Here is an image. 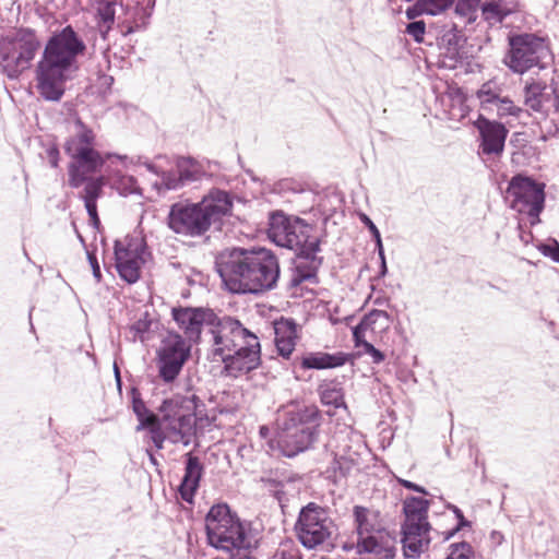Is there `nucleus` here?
<instances>
[{
    "instance_id": "nucleus-36",
    "label": "nucleus",
    "mask_w": 559,
    "mask_h": 559,
    "mask_svg": "<svg viewBox=\"0 0 559 559\" xmlns=\"http://www.w3.org/2000/svg\"><path fill=\"white\" fill-rule=\"evenodd\" d=\"M124 251H127L132 259L142 264L146 262L147 257H151V252L144 239L130 238L127 246H124Z\"/></svg>"
},
{
    "instance_id": "nucleus-3",
    "label": "nucleus",
    "mask_w": 559,
    "mask_h": 559,
    "mask_svg": "<svg viewBox=\"0 0 559 559\" xmlns=\"http://www.w3.org/2000/svg\"><path fill=\"white\" fill-rule=\"evenodd\" d=\"M314 226L305 219L285 214L283 211H274L269 217V238L282 248L295 252L296 259L301 260L292 269V276L287 284V290L296 289L301 283L308 281L317 284L318 272L323 264L321 251V238L313 236Z\"/></svg>"
},
{
    "instance_id": "nucleus-63",
    "label": "nucleus",
    "mask_w": 559,
    "mask_h": 559,
    "mask_svg": "<svg viewBox=\"0 0 559 559\" xmlns=\"http://www.w3.org/2000/svg\"><path fill=\"white\" fill-rule=\"evenodd\" d=\"M355 347H362L365 354H368V355L370 354V352L372 349H374V346L366 340L358 342V344H355Z\"/></svg>"
},
{
    "instance_id": "nucleus-27",
    "label": "nucleus",
    "mask_w": 559,
    "mask_h": 559,
    "mask_svg": "<svg viewBox=\"0 0 559 559\" xmlns=\"http://www.w3.org/2000/svg\"><path fill=\"white\" fill-rule=\"evenodd\" d=\"M296 481V475L286 468H272L260 477V483L269 489L271 495L281 503L286 498L284 487Z\"/></svg>"
},
{
    "instance_id": "nucleus-1",
    "label": "nucleus",
    "mask_w": 559,
    "mask_h": 559,
    "mask_svg": "<svg viewBox=\"0 0 559 559\" xmlns=\"http://www.w3.org/2000/svg\"><path fill=\"white\" fill-rule=\"evenodd\" d=\"M225 288L233 294L258 295L276 287L281 267L276 255L264 247L225 249L215 261Z\"/></svg>"
},
{
    "instance_id": "nucleus-18",
    "label": "nucleus",
    "mask_w": 559,
    "mask_h": 559,
    "mask_svg": "<svg viewBox=\"0 0 559 559\" xmlns=\"http://www.w3.org/2000/svg\"><path fill=\"white\" fill-rule=\"evenodd\" d=\"M171 316L191 341H198L201 337L203 325L212 326L216 322V313L204 307H175L171 309Z\"/></svg>"
},
{
    "instance_id": "nucleus-17",
    "label": "nucleus",
    "mask_w": 559,
    "mask_h": 559,
    "mask_svg": "<svg viewBox=\"0 0 559 559\" xmlns=\"http://www.w3.org/2000/svg\"><path fill=\"white\" fill-rule=\"evenodd\" d=\"M218 361L224 364L223 373L235 379L255 370L261 365V344L258 336H251L238 344L223 357H218Z\"/></svg>"
},
{
    "instance_id": "nucleus-38",
    "label": "nucleus",
    "mask_w": 559,
    "mask_h": 559,
    "mask_svg": "<svg viewBox=\"0 0 559 559\" xmlns=\"http://www.w3.org/2000/svg\"><path fill=\"white\" fill-rule=\"evenodd\" d=\"M474 548L469 543L463 540L449 546V554L445 559H474Z\"/></svg>"
},
{
    "instance_id": "nucleus-54",
    "label": "nucleus",
    "mask_w": 559,
    "mask_h": 559,
    "mask_svg": "<svg viewBox=\"0 0 559 559\" xmlns=\"http://www.w3.org/2000/svg\"><path fill=\"white\" fill-rule=\"evenodd\" d=\"M87 260L92 267L93 276L97 283H100L102 281V271L100 266L96 257V253L94 251H87Z\"/></svg>"
},
{
    "instance_id": "nucleus-41",
    "label": "nucleus",
    "mask_w": 559,
    "mask_h": 559,
    "mask_svg": "<svg viewBox=\"0 0 559 559\" xmlns=\"http://www.w3.org/2000/svg\"><path fill=\"white\" fill-rule=\"evenodd\" d=\"M495 105L497 107V115L500 118L507 116H513L519 118L521 114L524 111V109H522L521 107L515 106L509 97L500 96Z\"/></svg>"
},
{
    "instance_id": "nucleus-15",
    "label": "nucleus",
    "mask_w": 559,
    "mask_h": 559,
    "mask_svg": "<svg viewBox=\"0 0 559 559\" xmlns=\"http://www.w3.org/2000/svg\"><path fill=\"white\" fill-rule=\"evenodd\" d=\"M190 355V347L186 344L185 338L178 333H168L156 350V365L162 381L173 383L180 374Z\"/></svg>"
},
{
    "instance_id": "nucleus-8",
    "label": "nucleus",
    "mask_w": 559,
    "mask_h": 559,
    "mask_svg": "<svg viewBox=\"0 0 559 559\" xmlns=\"http://www.w3.org/2000/svg\"><path fill=\"white\" fill-rule=\"evenodd\" d=\"M41 47L35 29L12 28L0 35V71L9 80H17L28 70Z\"/></svg>"
},
{
    "instance_id": "nucleus-52",
    "label": "nucleus",
    "mask_w": 559,
    "mask_h": 559,
    "mask_svg": "<svg viewBox=\"0 0 559 559\" xmlns=\"http://www.w3.org/2000/svg\"><path fill=\"white\" fill-rule=\"evenodd\" d=\"M275 559H302V556L297 547L285 545L277 549Z\"/></svg>"
},
{
    "instance_id": "nucleus-26",
    "label": "nucleus",
    "mask_w": 559,
    "mask_h": 559,
    "mask_svg": "<svg viewBox=\"0 0 559 559\" xmlns=\"http://www.w3.org/2000/svg\"><path fill=\"white\" fill-rule=\"evenodd\" d=\"M132 411L136 416L139 425L136 431L147 430L151 431L155 426H164L163 415L160 417L154 412L148 409L141 396V392L138 388L132 386L130 390Z\"/></svg>"
},
{
    "instance_id": "nucleus-44",
    "label": "nucleus",
    "mask_w": 559,
    "mask_h": 559,
    "mask_svg": "<svg viewBox=\"0 0 559 559\" xmlns=\"http://www.w3.org/2000/svg\"><path fill=\"white\" fill-rule=\"evenodd\" d=\"M480 3H474L473 0H459L455 4V13L473 22L476 19L477 8Z\"/></svg>"
},
{
    "instance_id": "nucleus-2",
    "label": "nucleus",
    "mask_w": 559,
    "mask_h": 559,
    "mask_svg": "<svg viewBox=\"0 0 559 559\" xmlns=\"http://www.w3.org/2000/svg\"><path fill=\"white\" fill-rule=\"evenodd\" d=\"M86 49L84 39L72 25L51 33L35 70L36 88L44 100H61L71 72L79 69L78 58L84 56Z\"/></svg>"
},
{
    "instance_id": "nucleus-24",
    "label": "nucleus",
    "mask_w": 559,
    "mask_h": 559,
    "mask_svg": "<svg viewBox=\"0 0 559 559\" xmlns=\"http://www.w3.org/2000/svg\"><path fill=\"white\" fill-rule=\"evenodd\" d=\"M199 202L203 203L213 224L221 222L224 216L230 215L234 205L230 192L218 188L211 189Z\"/></svg>"
},
{
    "instance_id": "nucleus-45",
    "label": "nucleus",
    "mask_w": 559,
    "mask_h": 559,
    "mask_svg": "<svg viewBox=\"0 0 559 559\" xmlns=\"http://www.w3.org/2000/svg\"><path fill=\"white\" fill-rule=\"evenodd\" d=\"M405 33L409 35L415 43H424V36L426 33V23L423 20L412 21L406 24Z\"/></svg>"
},
{
    "instance_id": "nucleus-10",
    "label": "nucleus",
    "mask_w": 559,
    "mask_h": 559,
    "mask_svg": "<svg viewBox=\"0 0 559 559\" xmlns=\"http://www.w3.org/2000/svg\"><path fill=\"white\" fill-rule=\"evenodd\" d=\"M334 522L328 508L316 502L304 506L295 523V532L300 544L307 549H317L323 546L326 551L334 549L331 542Z\"/></svg>"
},
{
    "instance_id": "nucleus-25",
    "label": "nucleus",
    "mask_w": 559,
    "mask_h": 559,
    "mask_svg": "<svg viewBox=\"0 0 559 559\" xmlns=\"http://www.w3.org/2000/svg\"><path fill=\"white\" fill-rule=\"evenodd\" d=\"M114 257L116 270L121 280L128 284L136 283L141 277V262L132 259L120 240H115L114 245Z\"/></svg>"
},
{
    "instance_id": "nucleus-62",
    "label": "nucleus",
    "mask_w": 559,
    "mask_h": 559,
    "mask_svg": "<svg viewBox=\"0 0 559 559\" xmlns=\"http://www.w3.org/2000/svg\"><path fill=\"white\" fill-rule=\"evenodd\" d=\"M84 205L90 217L98 215L97 201H84Z\"/></svg>"
},
{
    "instance_id": "nucleus-47",
    "label": "nucleus",
    "mask_w": 559,
    "mask_h": 559,
    "mask_svg": "<svg viewBox=\"0 0 559 559\" xmlns=\"http://www.w3.org/2000/svg\"><path fill=\"white\" fill-rule=\"evenodd\" d=\"M380 317L389 319L390 314L384 310L372 309L367 314H365L357 324L362 325L365 331H368L369 329L372 330L377 319Z\"/></svg>"
},
{
    "instance_id": "nucleus-33",
    "label": "nucleus",
    "mask_w": 559,
    "mask_h": 559,
    "mask_svg": "<svg viewBox=\"0 0 559 559\" xmlns=\"http://www.w3.org/2000/svg\"><path fill=\"white\" fill-rule=\"evenodd\" d=\"M97 16L99 21L106 25L105 29H100L102 38H107L108 32L111 29L116 17V2L114 0H102L97 5Z\"/></svg>"
},
{
    "instance_id": "nucleus-16",
    "label": "nucleus",
    "mask_w": 559,
    "mask_h": 559,
    "mask_svg": "<svg viewBox=\"0 0 559 559\" xmlns=\"http://www.w3.org/2000/svg\"><path fill=\"white\" fill-rule=\"evenodd\" d=\"M215 321L211 330L213 335V348L210 354L212 361H218V357H223V355L234 349L238 344L255 335L233 317L224 316L219 318L216 314Z\"/></svg>"
},
{
    "instance_id": "nucleus-37",
    "label": "nucleus",
    "mask_w": 559,
    "mask_h": 559,
    "mask_svg": "<svg viewBox=\"0 0 559 559\" xmlns=\"http://www.w3.org/2000/svg\"><path fill=\"white\" fill-rule=\"evenodd\" d=\"M445 508L448 510L452 511L454 516H455V519L457 520V523H456V525L454 527H452L451 530L445 531V532L442 533L443 540H449L453 536H455L460 531H462L464 528H471L472 527V522L464 516L462 510L457 506L448 502L445 504Z\"/></svg>"
},
{
    "instance_id": "nucleus-23",
    "label": "nucleus",
    "mask_w": 559,
    "mask_h": 559,
    "mask_svg": "<svg viewBox=\"0 0 559 559\" xmlns=\"http://www.w3.org/2000/svg\"><path fill=\"white\" fill-rule=\"evenodd\" d=\"M348 360V355L342 352L330 354L325 352H309L300 358H295L293 365L302 370H324L341 367Z\"/></svg>"
},
{
    "instance_id": "nucleus-50",
    "label": "nucleus",
    "mask_w": 559,
    "mask_h": 559,
    "mask_svg": "<svg viewBox=\"0 0 559 559\" xmlns=\"http://www.w3.org/2000/svg\"><path fill=\"white\" fill-rule=\"evenodd\" d=\"M380 317L389 319L390 314L384 310L372 309L367 314H365L357 324L362 325L365 331H368L369 329L372 330L377 319Z\"/></svg>"
},
{
    "instance_id": "nucleus-46",
    "label": "nucleus",
    "mask_w": 559,
    "mask_h": 559,
    "mask_svg": "<svg viewBox=\"0 0 559 559\" xmlns=\"http://www.w3.org/2000/svg\"><path fill=\"white\" fill-rule=\"evenodd\" d=\"M537 249L544 257L559 263V242L556 239H550L547 242H540L537 246Z\"/></svg>"
},
{
    "instance_id": "nucleus-39",
    "label": "nucleus",
    "mask_w": 559,
    "mask_h": 559,
    "mask_svg": "<svg viewBox=\"0 0 559 559\" xmlns=\"http://www.w3.org/2000/svg\"><path fill=\"white\" fill-rule=\"evenodd\" d=\"M152 323L153 321L150 319V313L145 311L143 316L130 326V332L133 333V340L139 338L141 342H145L148 338L146 334Z\"/></svg>"
},
{
    "instance_id": "nucleus-60",
    "label": "nucleus",
    "mask_w": 559,
    "mask_h": 559,
    "mask_svg": "<svg viewBox=\"0 0 559 559\" xmlns=\"http://www.w3.org/2000/svg\"><path fill=\"white\" fill-rule=\"evenodd\" d=\"M366 332L367 331L364 330L362 325L356 324L352 329L354 344H358V342L366 340L365 338Z\"/></svg>"
},
{
    "instance_id": "nucleus-58",
    "label": "nucleus",
    "mask_w": 559,
    "mask_h": 559,
    "mask_svg": "<svg viewBox=\"0 0 559 559\" xmlns=\"http://www.w3.org/2000/svg\"><path fill=\"white\" fill-rule=\"evenodd\" d=\"M525 105L535 112H542L544 107L540 97H525Z\"/></svg>"
},
{
    "instance_id": "nucleus-42",
    "label": "nucleus",
    "mask_w": 559,
    "mask_h": 559,
    "mask_svg": "<svg viewBox=\"0 0 559 559\" xmlns=\"http://www.w3.org/2000/svg\"><path fill=\"white\" fill-rule=\"evenodd\" d=\"M297 328L298 325L293 318H281L274 324L276 336L297 337Z\"/></svg>"
},
{
    "instance_id": "nucleus-64",
    "label": "nucleus",
    "mask_w": 559,
    "mask_h": 559,
    "mask_svg": "<svg viewBox=\"0 0 559 559\" xmlns=\"http://www.w3.org/2000/svg\"><path fill=\"white\" fill-rule=\"evenodd\" d=\"M100 80H102V84L104 86H106L108 90L111 87V85L115 82V79L111 75H103Z\"/></svg>"
},
{
    "instance_id": "nucleus-29",
    "label": "nucleus",
    "mask_w": 559,
    "mask_h": 559,
    "mask_svg": "<svg viewBox=\"0 0 559 559\" xmlns=\"http://www.w3.org/2000/svg\"><path fill=\"white\" fill-rule=\"evenodd\" d=\"M450 7L451 0H443L441 4H438L433 0H417L413 5L406 9L405 15L408 20L417 21L416 17L423 14L437 15Z\"/></svg>"
},
{
    "instance_id": "nucleus-55",
    "label": "nucleus",
    "mask_w": 559,
    "mask_h": 559,
    "mask_svg": "<svg viewBox=\"0 0 559 559\" xmlns=\"http://www.w3.org/2000/svg\"><path fill=\"white\" fill-rule=\"evenodd\" d=\"M396 481L402 487H404V488H406L408 490L418 492V493L424 495V496H428L429 495V491L424 486H420V485H418L416 483H413L411 480H407V479H404V478H401V477H396Z\"/></svg>"
},
{
    "instance_id": "nucleus-51",
    "label": "nucleus",
    "mask_w": 559,
    "mask_h": 559,
    "mask_svg": "<svg viewBox=\"0 0 559 559\" xmlns=\"http://www.w3.org/2000/svg\"><path fill=\"white\" fill-rule=\"evenodd\" d=\"M148 433L154 447L157 450H162L164 448V442L168 437V433L166 432L164 426H155L154 428L151 429V431H148Z\"/></svg>"
},
{
    "instance_id": "nucleus-28",
    "label": "nucleus",
    "mask_w": 559,
    "mask_h": 559,
    "mask_svg": "<svg viewBox=\"0 0 559 559\" xmlns=\"http://www.w3.org/2000/svg\"><path fill=\"white\" fill-rule=\"evenodd\" d=\"M430 508V501L428 499L407 496L403 500V515L404 521H428V511Z\"/></svg>"
},
{
    "instance_id": "nucleus-35",
    "label": "nucleus",
    "mask_w": 559,
    "mask_h": 559,
    "mask_svg": "<svg viewBox=\"0 0 559 559\" xmlns=\"http://www.w3.org/2000/svg\"><path fill=\"white\" fill-rule=\"evenodd\" d=\"M85 185L83 193L80 198L83 201H97L103 194V188L105 186V177L104 176H90L87 180L83 183Z\"/></svg>"
},
{
    "instance_id": "nucleus-21",
    "label": "nucleus",
    "mask_w": 559,
    "mask_h": 559,
    "mask_svg": "<svg viewBox=\"0 0 559 559\" xmlns=\"http://www.w3.org/2000/svg\"><path fill=\"white\" fill-rule=\"evenodd\" d=\"M156 0H129L126 19L118 22L121 35L127 37L135 31L145 29L155 8Z\"/></svg>"
},
{
    "instance_id": "nucleus-7",
    "label": "nucleus",
    "mask_w": 559,
    "mask_h": 559,
    "mask_svg": "<svg viewBox=\"0 0 559 559\" xmlns=\"http://www.w3.org/2000/svg\"><path fill=\"white\" fill-rule=\"evenodd\" d=\"M207 544L229 555L228 559H242L240 550L249 549L246 527L226 502L213 504L205 515Z\"/></svg>"
},
{
    "instance_id": "nucleus-12",
    "label": "nucleus",
    "mask_w": 559,
    "mask_h": 559,
    "mask_svg": "<svg viewBox=\"0 0 559 559\" xmlns=\"http://www.w3.org/2000/svg\"><path fill=\"white\" fill-rule=\"evenodd\" d=\"M167 227L175 234L198 238L204 236L213 225L203 203L176 202L166 217Z\"/></svg>"
},
{
    "instance_id": "nucleus-56",
    "label": "nucleus",
    "mask_w": 559,
    "mask_h": 559,
    "mask_svg": "<svg viewBox=\"0 0 559 559\" xmlns=\"http://www.w3.org/2000/svg\"><path fill=\"white\" fill-rule=\"evenodd\" d=\"M123 190L126 194H142L141 188L133 176H129L123 181Z\"/></svg>"
},
{
    "instance_id": "nucleus-9",
    "label": "nucleus",
    "mask_w": 559,
    "mask_h": 559,
    "mask_svg": "<svg viewBox=\"0 0 559 559\" xmlns=\"http://www.w3.org/2000/svg\"><path fill=\"white\" fill-rule=\"evenodd\" d=\"M508 43L509 49L503 62L513 73L523 74L534 67L545 69L554 60L548 41L536 34H512Z\"/></svg>"
},
{
    "instance_id": "nucleus-11",
    "label": "nucleus",
    "mask_w": 559,
    "mask_h": 559,
    "mask_svg": "<svg viewBox=\"0 0 559 559\" xmlns=\"http://www.w3.org/2000/svg\"><path fill=\"white\" fill-rule=\"evenodd\" d=\"M353 515L357 533L356 552L371 554L373 559H393L396 554L395 540L385 528L376 525L369 509L355 506Z\"/></svg>"
},
{
    "instance_id": "nucleus-57",
    "label": "nucleus",
    "mask_w": 559,
    "mask_h": 559,
    "mask_svg": "<svg viewBox=\"0 0 559 559\" xmlns=\"http://www.w3.org/2000/svg\"><path fill=\"white\" fill-rule=\"evenodd\" d=\"M47 158L52 168H57L59 166L60 152L56 144L50 145L46 150Z\"/></svg>"
},
{
    "instance_id": "nucleus-43",
    "label": "nucleus",
    "mask_w": 559,
    "mask_h": 559,
    "mask_svg": "<svg viewBox=\"0 0 559 559\" xmlns=\"http://www.w3.org/2000/svg\"><path fill=\"white\" fill-rule=\"evenodd\" d=\"M297 337H288V336H276L275 335V346L277 354L285 359H288L293 352L295 350Z\"/></svg>"
},
{
    "instance_id": "nucleus-20",
    "label": "nucleus",
    "mask_w": 559,
    "mask_h": 559,
    "mask_svg": "<svg viewBox=\"0 0 559 559\" xmlns=\"http://www.w3.org/2000/svg\"><path fill=\"white\" fill-rule=\"evenodd\" d=\"M432 527L429 521H403L401 524V542L406 557H418L428 549L431 542Z\"/></svg>"
},
{
    "instance_id": "nucleus-48",
    "label": "nucleus",
    "mask_w": 559,
    "mask_h": 559,
    "mask_svg": "<svg viewBox=\"0 0 559 559\" xmlns=\"http://www.w3.org/2000/svg\"><path fill=\"white\" fill-rule=\"evenodd\" d=\"M380 317L389 319L390 314L384 310L372 309L367 314H365L357 324L362 325L365 331H368L369 329L372 330L377 319Z\"/></svg>"
},
{
    "instance_id": "nucleus-22",
    "label": "nucleus",
    "mask_w": 559,
    "mask_h": 559,
    "mask_svg": "<svg viewBox=\"0 0 559 559\" xmlns=\"http://www.w3.org/2000/svg\"><path fill=\"white\" fill-rule=\"evenodd\" d=\"M183 462L185 473L178 486V491L183 501L191 503L200 487V481L204 474V465L193 452L186 453Z\"/></svg>"
},
{
    "instance_id": "nucleus-5",
    "label": "nucleus",
    "mask_w": 559,
    "mask_h": 559,
    "mask_svg": "<svg viewBox=\"0 0 559 559\" xmlns=\"http://www.w3.org/2000/svg\"><path fill=\"white\" fill-rule=\"evenodd\" d=\"M157 409L163 415L164 428L173 443L180 442L188 447L194 442V448L200 445L198 423L206 414L205 404L199 396L175 394L163 400Z\"/></svg>"
},
{
    "instance_id": "nucleus-19",
    "label": "nucleus",
    "mask_w": 559,
    "mask_h": 559,
    "mask_svg": "<svg viewBox=\"0 0 559 559\" xmlns=\"http://www.w3.org/2000/svg\"><path fill=\"white\" fill-rule=\"evenodd\" d=\"M474 127L479 133V155H500L504 150L506 139L508 136L507 127L499 121L490 120L483 115L474 121Z\"/></svg>"
},
{
    "instance_id": "nucleus-13",
    "label": "nucleus",
    "mask_w": 559,
    "mask_h": 559,
    "mask_svg": "<svg viewBox=\"0 0 559 559\" xmlns=\"http://www.w3.org/2000/svg\"><path fill=\"white\" fill-rule=\"evenodd\" d=\"M507 197L512 198L511 209L538 219L545 207V183L518 174L509 181Z\"/></svg>"
},
{
    "instance_id": "nucleus-34",
    "label": "nucleus",
    "mask_w": 559,
    "mask_h": 559,
    "mask_svg": "<svg viewBox=\"0 0 559 559\" xmlns=\"http://www.w3.org/2000/svg\"><path fill=\"white\" fill-rule=\"evenodd\" d=\"M501 90L497 86L493 81L484 83L477 91L476 96L480 102V106L484 110H488L490 105H495L500 97Z\"/></svg>"
},
{
    "instance_id": "nucleus-40",
    "label": "nucleus",
    "mask_w": 559,
    "mask_h": 559,
    "mask_svg": "<svg viewBox=\"0 0 559 559\" xmlns=\"http://www.w3.org/2000/svg\"><path fill=\"white\" fill-rule=\"evenodd\" d=\"M355 465L356 462L354 459L344 455H335L330 469H332L334 474H338L341 477L346 478L352 473Z\"/></svg>"
},
{
    "instance_id": "nucleus-4",
    "label": "nucleus",
    "mask_w": 559,
    "mask_h": 559,
    "mask_svg": "<svg viewBox=\"0 0 559 559\" xmlns=\"http://www.w3.org/2000/svg\"><path fill=\"white\" fill-rule=\"evenodd\" d=\"M74 126L76 131L66 139L63 151L70 158L68 164V183L72 189H78L87 180V177L102 171L107 158L111 154L103 156L95 148L96 134L81 118L74 120Z\"/></svg>"
},
{
    "instance_id": "nucleus-30",
    "label": "nucleus",
    "mask_w": 559,
    "mask_h": 559,
    "mask_svg": "<svg viewBox=\"0 0 559 559\" xmlns=\"http://www.w3.org/2000/svg\"><path fill=\"white\" fill-rule=\"evenodd\" d=\"M318 392L322 404L333 406L335 408H346L344 401V392L341 383L337 381H330L319 385Z\"/></svg>"
},
{
    "instance_id": "nucleus-6",
    "label": "nucleus",
    "mask_w": 559,
    "mask_h": 559,
    "mask_svg": "<svg viewBox=\"0 0 559 559\" xmlns=\"http://www.w3.org/2000/svg\"><path fill=\"white\" fill-rule=\"evenodd\" d=\"M323 415L318 406L305 405L287 411L281 423L280 451L293 459L310 450L318 441Z\"/></svg>"
},
{
    "instance_id": "nucleus-32",
    "label": "nucleus",
    "mask_w": 559,
    "mask_h": 559,
    "mask_svg": "<svg viewBox=\"0 0 559 559\" xmlns=\"http://www.w3.org/2000/svg\"><path fill=\"white\" fill-rule=\"evenodd\" d=\"M465 41L464 36L455 28L447 31L439 40V47L444 49V56L457 60L459 51Z\"/></svg>"
},
{
    "instance_id": "nucleus-61",
    "label": "nucleus",
    "mask_w": 559,
    "mask_h": 559,
    "mask_svg": "<svg viewBox=\"0 0 559 559\" xmlns=\"http://www.w3.org/2000/svg\"><path fill=\"white\" fill-rule=\"evenodd\" d=\"M369 356L372 358L374 364H381L385 359L384 353L376 347L370 352Z\"/></svg>"
},
{
    "instance_id": "nucleus-14",
    "label": "nucleus",
    "mask_w": 559,
    "mask_h": 559,
    "mask_svg": "<svg viewBox=\"0 0 559 559\" xmlns=\"http://www.w3.org/2000/svg\"><path fill=\"white\" fill-rule=\"evenodd\" d=\"M143 165L150 173L160 178L159 181L153 183V188L159 193L180 190L189 183L200 180L203 176L202 166L191 156H177L175 168L170 170H164L148 160H145Z\"/></svg>"
},
{
    "instance_id": "nucleus-31",
    "label": "nucleus",
    "mask_w": 559,
    "mask_h": 559,
    "mask_svg": "<svg viewBox=\"0 0 559 559\" xmlns=\"http://www.w3.org/2000/svg\"><path fill=\"white\" fill-rule=\"evenodd\" d=\"M480 9L484 19L493 23H502L513 12V8L501 0H487L481 4Z\"/></svg>"
},
{
    "instance_id": "nucleus-59",
    "label": "nucleus",
    "mask_w": 559,
    "mask_h": 559,
    "mask_svg": "<svg viewBox=\"0 0 559 559\" xmlns=\"http://www.w3.org/2000/svg\"><path fill=\"white\" fill-rule=\"evenodd\" d=\"M360 221L368 228V231H370L371 237H374L378 234H380L379 228L376 226V224L372 222V219L368 215L361 214Z\"/></svg>"
},
{
    "instance_id": "nucleus-49",
    "label": "nucleus",
    "mask_w": 559,
    "mask_h": 559,
    "mask_svg": "<svg viewBox=\"0 0 559 559\" xmlns=\"http://www.w3.org/2000/svg\"><path fill=\"white\" fill-rule=\"evenodd\" d=\"M380 317L389 319L390 314L384 310L372 309L367 314H365L357 324L362 325L365 331H368L369 329L372 330L377 319Z\"/></svg>"
},
{
    "instance_id": "nucleus-53",
    "label": "nucleus",
    "mask_w": 559,
    "mask_h": 559,
    "mask_svg": "<svg viewBox=\"0 0 559 559\" xmlns=\"http://www.w3.org/2000/svg\"><path fill=\"white\" fill-rule=\"evenodd\" d=\"M546 85L540 82L527 84L524 88L525 97H542Z\"/></svg>"
}]
</instances>
